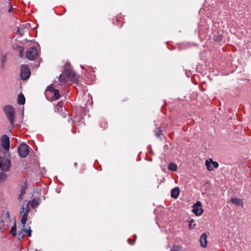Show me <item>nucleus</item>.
Wrapping results in <instances>:
<instances>
[{"label": "nucleus", "instance_id": "1", "mask_svg": "<svg viewBox=\"0 0 251 251\" xmlns=\"http://www.w3.org/2000/svg\"><path fill=\"white\" fill-rule=\"evenodd\" d=\"M3 111L7 119L10 121L11 126L13 127L15 119V108L11 105H7L4 106Z\"/></svg>", "mask_w": 251, "mask_h": 251}, {"label": "nucleus", "instance_id": "2", "mask_svg": "<svg viewBox=\"0 0 251 251\" xmlns=\"http://www.w3.org/2000/svg\"><path fill=\"white\" fill-rule=\"evenodd\" d=\"M10 167V158L6 157L5 154L2 155L0 154V169L2 171L6 172L9 170Z\"/></svg>", "mask_w": 251, "mask_h": 251}, {"label": "nucleus", "instance_id": "3", "mask_svg": "<svg viewBox=\"0 0 251 251\" xmlns=\"http://www.w3.org/2000/svg\"><path fill=\"white\" fill-rule=\"evenodd\" d=\"M64 73L70 81L74 83H77L79 81V77L76 75L74 71L69 66H65Z\"/></svg>", "mask_w": 251, "mask_h": 251}, {"label": "nucleus", "instance_id": "4", "mask_svg": "<svg viewBox=\"0 0 251 251\" xmlns=\"http://www.w3.org/2000/svg\"><path fill=\"white\" fill-rule=\"evenodd\" d=\"M0 145L2 147L6 153L9 151L10 148V139L9 137L6 135H3L0 137Z\"/></svg>", "mask_w": 251, "mask_h": 251}, {"label": "nucleus", "instance_id": "5", "mask_svg": "<svg viewBox=\"0 0 251 251\" xmlns=\"http://www.w3.org/2000/svg\"><path fill=\"white\" fill-rule=\"evenodd\" d=\"M38 55V49L36 47L32 46L29 48L26 52V57L30 60L35 59Z\"/></svg>", "mask_w": 251, "mask_h": 251}, {"label": "nucleus", "instance_id": "6", "mask_svg": "<svg viewBox=\"0 0 251 251\" xmlns=\"http://www.w3.org/2000/svg\"><path fill=\"white\" fill-rule=\"evenodd\" d=\"M20 75L22 80H26L29 77L30 71L26 65H22L21 66Z\"/></svg>", "mask_w": 251, "mask_h": 251}, {"label": "nucleus", "instance_id": "7", "mask_svg": "<svg viewBox=\"0 0 251 251\" xmlns=\"http://www.w3.org/2000/svg\"><path fill=\"white\" fill-rule=\"evenodd\" d=\"M18 153L21 157H25L29 153V147L26 144H22L18 148Z\"/></svg>", "mask_w": 251, "mask_h": 251}, {"label": "nucleus", "instance_id": "8", "mask_svg": "<svg viewBox=\"0 0 251 251\" xmlns=\"http://www.w3.org/2000/svg\"><path fill=\"white\" fill-rule=\"evenodd\" d=\"M192 211L197 215L200 216L203 212V209L201 208V203L200 201H197L193 205Z\"/></svg>", "mask_w": 251, "mask_h": 251}, {"label": "nucleus", "instance_id": "9", "mask_svg": "<svg viewBox=\"0 0 251 251\" xmlns=\"http://www.w3.org/2000/svg\"><path fill=\"white\" fill-rule=\"evenodd\" d=\"M205 165L207 169L209 171H212L214 168H216L218 167L219 164L218 162L213 161L212 159L210 158L208 160H206L205 161Z\"/></svg>", "mask_w": 251, "mask_h": 251}, {"label": "nucleus", "instance_id": "10", "mask_svg": "<svg viewBox=\"0 0 251 251\" xmlns=\"http://www.w3.org/2000/svg\"><path fill=\"white\" fill-rule=\"evenodd\" d=\"M229 201L236 206H243L244 201L242 199H239L236 197L232 198Z\"/></svg>", "mask_w": 251, "mask_h": 251}, {"label": "nucleus", "instance_id": "11", "mask_svg": "<svg viewBox=\"0 0 251 251\" xmlns=\"http://www.w3.org/2000/svg\"><path fill=\"white\" fill-rule=\"evenodd\" d=\"M200 242L201 244V246L205 248L207 246V235L206 233H203L201 234L200 238Z\"/></svg>", "mask_w": 251, "mask_h": 251}, {"label": "nucleus", "instance_id": "12", "mask_svg": "<svg viewBox=\"0 0 251 251\" xmlns=\"http://www.w3.org/2000/svg\"><path fill=\"white\" fill-rule=\"evenodd\" d=\"M6 217L8 219V221L6 222V224H5V222L3 221V219H1L0 221V230L4 229L6 226L8 225V224L10 222V215L9 212H6Z\"/></svg>", "mask_w": 251, "mask_h": 251}, {"label": "nucleus", "instance_id": "13", "mask_svg": "<svg viewBox=\"0 0 251 251\" xmlns=\"http://www.w3.org/2000/svg\"><path fill=\"white\" fill-rule=\"evenodd\" d=\"M180 194V190L178 187H175L172 189L171 196L172 198L176 199L178 197Z\"/></svg>", "mask_w": 251, "mask_h": 251}, {"label": "nucleus", "instance_id": "14", "mask_svg": "<svg viewBox=\"0 0 251 251\" xmlns=\"http://www.w3.org/2000/svg\"><path fill=\"white\" fill-rule=\"evenodd\" d=\"M0 68L2 70L5 68V63L7 60L6 55L2 54L0 56Z\"/></svg>", "mask_w": 251, "mask_h": 251}, {"label": "nucleus", "instance_id": "15", "mask_svg": "<svg viewBox=\"0 0 251 251\" xmlns=\"http://www.w3.org/2000/svg\"><path fill=\"white\" fill-rule=\"evenodd\" d=\"M40 199L39 198H35L30 202V205L32 208L37 207L40 204Z\"/></svg>", "mask_w": 251, "mask_h": 251}, {"label": "nucleus", "instance_id": "16", "mask_svg": "<svg viewBox=\"0 0 251 251\" xmlns=\"http://www.w3.org/2000/svg\"><path fill=\"white\" fill-rule=\"evenodd\" d=\"M155 135L157 138H160L161 140H162V137L163 135V131L161 129L160 127H156L155 130Z\"/></svg>", "mask_w": 251, "mask_h": 251}, {"label": "nucleus", "instance_id": "17", "mask_svg": "<svg viewBox=\"0 0 251 251\" xmlns=\"http://www.w3.org/2000/svg\"><path fill=\"white\" fill-rule=\"evenodd\" d=\"M17 101L18 104L20 105H23L25 103V99L24 95L22 93H20L18 95Z\"/></svg>", "mask_w": 251, "mask_h": 251}, {"label": "nucleus", "instance_id": "18", "mask_svg": "<svg viewBox=\"0 0 251 251\" xmlns=\"http://www.w3.org/2000/svg\"><path fill=\"white\" fill-rule=\"evenodd\" d=\"M27 212H25V214H23V217L21 219V223L22 224V225H23V227H24V228H25V226L26 223V221L27 220L28 215H27Z\"/></svg>", "mask_w": 251, "mask_h": 251}, {"label": "nucleus", "instance_id": "19", "mask_svg": "<svg viewBox=\"0 0 251 251\" xmlns=\"http://www.w3.org/2000/svg\"><path fill=\"white\" fill-rule=\"evenodd\" d=\"M53 96L52 97V100H58L60 97V93L59 90L58 89H56L53 93Z\"/></svg>", "mask_w": 251, "mask_h": 251}, {"label": "nucleus", "instance_id": "20", "mask_svg": "<svg viewBox=\"0 0 251 251\" xmlns=\"http://www.w3.org/2000/svg\"><path fill=\"white\" fill-rule=\"evenodd\" d=\"M26 232V228L23 227L22 229L19 231L18 234V237L19 240H21V239L23 238L25 234L24 233V232Z\"/></svg>", "mask_w": 251, "mask_h": 251}, {"label": "nucleus", "instance_id": "21", "mask_svg": "<svg viewBox=\"0 0 251 251\" xmlns=\"http://www.w3.org/2000/svg\"><path fill=\"white\" fill-rule=\"evenodd\" d=\"M10 234L14 237H15L17 235L16 223H14V226L11 228Z\"/></svg>", "mask_w": 251, "mask_h": 251}, {"label": "nucleus", "instance_id": "22", "mask_svg": "<svg viewBox=\"0 0 251 251\" xmlns=\"http://www.w3.org/2000/svg\"><path fill=\"white\" fill-rule=\"evenodd\" d=\"M177 168V165L173 163H171L168 165V169L171 171H176Z\"/></svg>", "mask_w": 251, "mask_h": 251}, {"label": "nucleus", "instance_id": "23", "mask_svg": "<svg viewBox=\"0 0 251 251\" xmlns=\"http://www.w3.org/2000/svg\"><path fill=\"white\" fill-rule=\"evenodd\" d=\"M6 175L3 172L0 173V183L3 182L6 178Z\"/></svg>", "mask_w": 251, "mask_h": 251}, {"label": "nucleus", "instance_id": "24", "mask_svg": "<svg viewBox=\"0 0 251 251\" xmlns=\"http://www.w3.org/2000/svg\"><path fill=\"white\" fill-rule=\"evenodd\" d=\"M59 81L63 84H65L67 82V79H66L65 75H63V74H61L60 75L59 77Z\"/></svg>", "mask_w": 251, "mask_h": 251}, {"label": "nucleus", "instance_id": "25", "mask_svg": "<svg viewBox=\"0 0 251 251\" xmlns=\"http://www.w3.org/2000/svg\"><path fill=\"white\" fill-rule=\"evenodd\" d=\"M27 188V186H26V185L25 184L24 186L22 187L20 194H21V195L24 196L25 194L26 189Z\"/></svg>", "mask_w": 251, "mask_h": 251}, {"label": "nucleus", "instance_id": "26", "mask_svg": "<svg viewBox=\"0 0 251 251\" xmlns=\"http://www.w3.org/2000/svg\"><path fill=\"white\" fill-rule=\"evenodd\" d=\"M194 220L192 219L189 222V227L190 229H194L196 226V224H194Z\"/></svg>", "mask_w": 251, "mask_h": 251}, {"label": "nucleus", "instance_id": "27", "mask_svg": "<svg viewBox=\"0 0 251 251\" xmlns=\"http://www.w3.org/2000/svg\"><path fill=\"white\" fill-rule=\"evenodd\" d=\"M47 90L52 93L55 90H56V89H54L53 87L52 84H50V85L47 87Z\"/></svg>", "mask_w": 251, "mask_h": 251}, {"label": "nucleus", "instance_id": "28", "mask_svg": "<svg viewBox=\"0 0 251 251\" xmlns=\"http://www.w3.org/2000/svg\"><path fill=\"white\" fill-rule=\"evenodd\" d=\"M24 29L23 28H19L18 31H17V34H19L21 36H22L24 34Z\"/></svg>", "mask_w": 251, "mask_h": 251}, {"label": "nucleus", "instance_id": "29", "mask_svg": "<svg viewBox=\"0 0 251 251\" xmlns=\"http://www.w3.org/2000/svg\"><path fill=\"white\" fill-rule=\"evenodd\" d=\"M31 201H29L28 204L26 205L25 208V212H27V215H28V213L30 211V206L29 204H30Z\"/></svg>", "mask_w": 251, "mask_h": 251}, {"label": "nucleus", "instance_id": "30", "mask_svg": "<svg viewBox=\"0 0 251 251\" xmlns=\"http://www.w3.org/2000/svg\"><path fill=\"white\" fill-rule=\"evenodd\" d=\"M180 247L178 246H174L170 251H179Z\"/></svg>", "mask_w": 251, "mask_h": 251}, {"label": "nucleus", "instance_id": "31", "mask_svg": "<svg viewBox=\"0 0 251 251\" xmlns=\"http://www.w3.org/2000/svg\"><path fill=\"white\" fill-rule=\"evenodd\" d=\"M21 214L23 213V214H25V205H23L21 208L20 211Z\"/></svg>", "mask_w": 251, "mask_h": 251}, {"label": "nucleus", "instance_id": "32", "mask_svg": "<svg viewBox=\"0 0 251 251\" xmlns=\"http://www.w3.org/2000/svg\"><path fill=\"white\" fill-rule=\"evenodd\" d=\"M31 232H32V231L30 229V227H29V229H26V232H24V233H25V234L26 233L27 236H31Z\"/></svg>", "mask_w": 251, "mask_h": 251}, {"label": "nucleus", "instance_id": "33", "mask_svg": "<svg viewBox=\"0 0 251 251\" xmlns=\"http://www.w3.org/2000/svg\"><path fill=\"white\" fill-rule=\"evenodd\" d=\"M136 239H137V236H136V235H134V242H133V243H130V241H131V240H130V239H128L127 242H128V243L129 244H130V245H134V243H135V240H136Z\"/></svg>", "mask_w": 251, "mask_h": 251}, {"label": "nucleus", "instance_id": "34", "mask_svg": "<svg viewBox=\"0 0 251 251\" xmlns=\"http://www.w3.org/2000/svg\"><path fill=\"white\" fill-rule=\"evenodd\" d=\"M57 107H58L59 108H62V107H63V102L62 101H59L58 103V104L57 105H56L55 106V109L57 108ZM55 111H56V109L55 110Z\"/></svg>", "mask_w": 251, "mask_h": 251}, {"label": "nucleus", "instance_id": "35", "mask_svg": "<svg viewBox=\"0 0 251 251\" xmlns=\"http://www.w3.org/2000/svg\"><path fill=\"white\" fill-rule=\"evenodd\" d=\"M20 56L22 57L23 56L24 48L22 47L19 48Z\"/></svg>", "mask_w": 251, "mask_h": 251}, {"label": "nucleus", "instance_id": "36", "mask_svg": "<svg viewBox=\"0 0 251 251\" xmlns=\"http://www.w3.org/2000/svg\"><path fill=\"white\" fill-rule=\"evenodd\" d=\"M116 21L118 22H121L122 23V24L121 25V26L122 25V24H123V19L122 18H116Z\"/></svg>", "mask_w": 251, "mask_h": 251}, {"label": "nucleus", "instance_id": "37", "mask_svg": "<svg viewBox=\"0 0 251 251\" xmlns=\"http://www.w3.org/2000/svg\"><path fill=\"white\" fill-rule=\"evenodd\" d=\"M9 5H10V8L8 9V12H11L12 11V4L10 2L9 3Z\"/></svg>", "mask_w": 251, "mask_h": 251}, {"label": "nucleus", "instance_id": "38", "mask_svg": "<svg viewBox=\"0 0 251 251\" xmlns=\"http://www.w3.org/2000/svg\"><path fill=\"white\" fill-rule=\"evenodd\" d=\"M23 196V195H21V194H19V197H18V200H19V201H20L22 200Z\"/></svg>", "mask_w": 251, "mask_h": 251}, {"label": "nucleus", "instance_id": "39", "mask_svg": "<svg viewBox=\"0 0 251 251\" xmlns=\"http://www.w3.org/2000/svg\"><path fill=\"white\" fill-rule=\"evenodd\" d=\"M214 40L218 43V41H219L218 37H216L215 38H214Z\"/></svg>", "mask_w": 251, "mask_h": 251}, {"label": "nucleus", "instance_id": "40", "mask_svg": "<svg viewBox=\"0 0 251 251\" xmlns=\"http://www.w3.org/2000/svg\"><path fill=\"white\" fill-rule=\"evenodd\" d=\"M74 165L75 167L77 168V163H75Z\"/></svg>", "mask_w": 251, "mask_h": 251}, {"label": "nucleus", "instance_id": "41", "mask_svg": "<svg viewBox=\"0 0 251 251\" xmlns=\"http://www.w3.org/2000/svg\"><path fill=\"white\" fill-rule=\"evenodd\" d=\"M103 125H104V127H106V124L105 123H102Z\"/></svg>", "mask_w": 251, "mask_h": 251}, {"label": "nucleus", "instance_id": "42", "mask_svg": "<svg viewBox=\"0 0 251 251\" xmlns=\"http://www.w3.org/2000/svg\"><path fill=\"white\" fill-rule=\"evenodd\" d=\"M67 115V113H66L65 115V116H64V117H66V115Z\"/></svg>", "mask_w": 251, "mask_h": 251}]
</instances>
